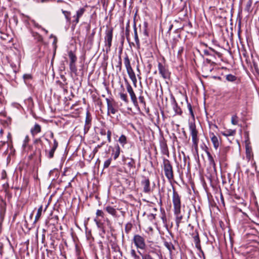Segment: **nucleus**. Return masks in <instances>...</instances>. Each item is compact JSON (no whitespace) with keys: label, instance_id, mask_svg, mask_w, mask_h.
<instances>
[{"label":"nucleus","instance_id":"f257e3e1","mask_svg":"<svg viewBox=\"0 0 259 259\" xmlns=\"http://www.w3.org/2000/svg\"><path fill=\"white\" fill-rule=\"evenodd\" d=\"M172 203L174 205V212L175 216L176 223L177 227L180 226L182 220L183 218V213L181 210V198L178 192L173 188Z\"/></svg>","mask_w":259,"mask_h":259},{"label":"nucleus","instance_id":"f03ea898","mask_svg":"<svg viewBox=\"0 0 259 259\" xmlns=\"http://www.w3.org/2000/svg\"><path fill=\"white\" fill-rule=\"evenodd\" d=\"M113 28L112 27H108L105 31L104 42L106 52L107 53H108L111 50L113 38Z\"/></svg>","mask_w":259,"mask_h":259},{"label":"nucleus","instance_id":"7ed1b4c3","mask_svg":"<svg viewBox=\"0 0 259 259\" xmlns=\"http://www.w3.org/2000/svg\"><path fill=\"white\" fill-rule=\"evenodd\" d=\"M189 130L192 136L193 147L196 151H197L199 139L197 137L198 132L196 130L195 124L193 123H190L189 124Z\"/></svg>","mask_w":259,"mask_h":259},{"label":"nucleus","instance_id":"20e7f679","mask_svg":"<svg viewBox=\"0 0 259 259\" xmlns=\"http://www.w3.org/2000/svg\"><path fill=\"white\" fill-rule=\"evenodd\" d=\"M163 163L165 177L169 181L172 180L174 179L173 170L170 161L168 159H164Z\"/></svg>","mask_w":259,"mask_h":259},{"label":"nucleus","instance_id":"39448f33","mask_svg":"<svg viewBox=\"0 0 259 259\" xmlns=\"http://www.w3.org/2000/svg\"><path fill=\"white\" fill-rule=\"evenodd\" d=\"M158 69L159 74L163 79L166 81L170 80L171 73L166 66L163 65L161 63L159 62L158 64Z\"/></svg>","mask_w":259,"mask_h":259},{"label":"nucleus","instance_id":"423d86ee","mask_svg":"<svg viewBox=\"0 0 259 259\" xmlns=\"http://www.w3.org/2000/svg\"><path fill=\"white\" fill-rule=\"evenodd\" d=\"M107 106H108V114L111 113L114 114L117 111L118 108V104L116 103L113 98H106Z\"/></svg>","mask_w":259,"mask_h":259},{"label":"nucleus","instance_id":"0eeeda50","mask_svg":"<svg viewBox=\"0 0 259 259\" xmlns=\"http://www.w3.org/2000/svg\"><path fill=\"white\" fill-rule=\"evenodd\" d=\"M134 242L137 248L144 249L146 247L144 238L139 235H136L133 238Z\"/></svg>","mask_w":259,"mask_h":259},{"label":"nucleus","instance_id":"6e6552de","mask_svg":"<svg viewBox=\"0 0 259 259\" xmlns=\"http://www.w3.org/2000/svg\"><path fill=\"white\" fill-rule=\"evenodd\" d=\"M141 186L143 188V192L145 193L149 194L152 189L150 185V181L148 178L144 177L141 182Z\"/></svg>","mask_w":259,"mask_h":259},{"label":"nucleus","instance_id":"1a4fd4ad","mask_svg":"<svg viewBox=\"0 0 259 259\" xmlns=\"http://www.w3.org/2000/svg\"><path fill=\"white\" fill-rule=\"evenodd\" d=\"M25 23L29 25L31 23L33 26L37 28H41L46 34L48 33V30L41 27L37 23H36L33 19H31L29 16H25V19L24 20Z\"/></svg>","mask_w":259,"mask_h":259},{"label":"nucleus","instance_id":"9d476101","mask_svg":"<svg viewBox=\"0 0 259 259\" xmlns=\"http://www.w3.org/2000/svg\"><path fill=\"white\" fill-rule=\"evenodd\" d=\"M58 143L57 140L54 139L53 140V145L51 149V150L48 152V154L47 155V156L49 158H52L54 156V154L57 148L58 147Z\"/></svg>","mask_w":259,"mask_h":259},{"label":"nucleus","instance_id":"9b49d317","mask_svg":"<svg viewBox=\"0 0 259 259\" xmlns=\"http://www.w3.org/2000/svg\"><path fill=\"white\" fill-rule=\"evenodd\" d=\"M23 78L24 80V82L25 83V84L29 87H32V77L31 74H25L23 76Z\"/></svg>","mask_w":259,"mask_h":259},{"label":"nucleus","instance_id":"f8f14e48","mask_svg":"<svg viewBox=\"0 0 259 259\" xmlns=\"http://www.w3.org/2000/svg\"><path fill=\"white\" fill-rule=\"evenodd\" d=\"M210 137L213 144V147L215 149H217L220 145V143L219 142L218 137L215 136L213 133H211L210 134Z\"/></svg>","mask_w":259,"mask_h":259},{"label":"nucleus","instance_id":"ddd939ff","mask_svg":"<svg viewBox=\"0 0 259 259\" xmlns=\"http://www.w3.org/2000/svg\"><path fill=\"white\" fill-rule=\"evenodd\" d=\"M134 38H135V41L136 42V45L137 49H140V40L138 37L137 29L136 27V24L135 22H134Z\"/></svg>","mask_w":259,"mask_h":259},{"label":"nucleus","instance_id":"4468645a","mask_svg":"<svg viewBox=\"0 0 259 259\" xmlns=\"http://www.w3.org/2000/svg\"><path fill=\"white\" fill-rule=\"evenodd\" d=\"M31 133L33 136H35L41 132V126L37 123H35L33 127L31 128Z\"/></svg>","mask_w":259,"mask_h":259},{"label":"nucleus","instance_id":"2eb2a0df","mask_svg":"<svg viewBox=\"0 0 259 259\" xmlns=\"http://www.w3.org/2000/svg\"><path fill=\"white\" fill-rule=\"evenodd\" d=\"M85 10L84 8H80L77 12L76 16H74V17H76L75 18V23H77L79 21V19L81 17L83 13H84Z\"/></svg>","mask_w":259,"mask_h":259},{"label":"nucleus","instance_id":"dca6fc26","mask_svg":"<svg viewBox=\"0 0 259 259\" xmlns=\"http://www.w3.org/2000/svg\"><path fill=\"white\" fill-rule=\"evenodd\" d=\"M226 80L229 82H235L237 80V77L231 74H227L225 76Z\"/></svg>","mask_w":259,"mask_h":259},{"label":"nucleus","instance_id":"f3484780","mask_svg":"<svg viewBox=\"0 0 259 259\" xmlns=\"http://www.w3.org/2000/svg\"><path fill=\"white\" fill-rule=\"evenodd\" d=\"M206 154H207V155L208 157V161L209 162V164L210 165L212 166L214 168L215 166V162H214L213 157L212 156V155H211L210 152H208V151H206Z\"/></svg>","mask_w":259,"mask_h":259},{"label":"nucleus","instance_id":"a211bd4d","mask_svg":"<svg viewBox=\"0 0 259 259\" xmlns=\"http://www.w3.org/2000/svg\"><path fill=\"white\" fill-rule=\"evenodd\" d=\"M106 210L110 214L114 217H116L117 211L116 209L112 206H109L106 207Z\"/></svg>","mask_w":259,"mask_h":259},{"label":"nucleus","instance_id":"6ab92c4d","mask_svg":"<svg viewBox=\"0 0 259 259\" xmlns=\"http://www.w3.org/2000/svg\"><path fill=\"white\" fill-rule=\"evenodd\" d=\"M120 147L118 145L115 147V149L113 150L112 156L114 159L117 158L120 154Z\"/></svg>","mask_w":259,"mask_h":259},{"label":"nucleus","instance_id":"aec40b11","mask_svg":"<svg viewBox=\"0 0 259 259\" xmlns=\"http://www.w3.org/2000/svg\"><path fill=\"white\" fill-rule=\"evenodd\" d=\"M69 58L70 59V63H75L77 60V57L74 53L70 51L68 53Z\"/></svg>","mask_w":259,"mask_h":259},{"label":"nucleus","instance_id":"412c9836","mask_svg":"<svg viewBox=\"0 0 259 259\" xmlns=\"http://www.w3.org/2000/svg\"><path fill=\"white\" fill-rule=\"evenodd\" d=\"M124 64L126 69V70L132 68L131 66L130 60L127 55H126L124 58Z\"/></svg>","mask_w":259,"mask_h":259},{"label":"nucleus","instance_id":"4be33fe9","mask_svg":"<svg viewBox=\"0 0 259 259\" xmlns=\"http://www.w3.org/2000/svg\"><path fill=\"white\" fill-rule=\"evenodd\" d=\"M127 72L130 77V78L132 80L133 82L136 81V77L134 71L132 68L126 70Z\"/></svg>","mask_w":259,"mask_h":259},{"label":"nucleus","instance_id":"5701e85b","mask_svg":"<svg viewBox=\"0 0 259 259\" xmlns=\"http://www.w3.org/2000/svg\"><path fill=\"white\" fill-rule=\"evenodd\" d=\"M236 133L235 130H227L225 131L224 132H222L223 135L228 137L231 136H234Z\"/></svg>","mask_w":259,"mask_h":259},{"label":"nucleus","instance_id":"b1692460","mask_svg":"<svg viewBox=\"0 0 259 259\" xmlns=\"http://www.w3.org/2000/svg\"><path fill=\"white\" fill-rule=\"evenodd\" d=\"M69 68L71 72V73L77 74V68L75 65V63H69Z\"/></svg>","mask_w":259,"mask_h":259},{"label":"nucleus","instance_id":"393cba45","mask_svg":"<svg viewBox=\"0 0 259 259\" xmlns=\"http://www.w3.org/2000/svg\"><path fill=\"white\" fill-rule=\"evenodd\" d=\"M31 34L32 36L38 41H41L42 40V36L38 33L31 31Z\"/></svg>","mask_w":259,"mask_h":259},{"label":"nucleus","instance_id":"a878e982","mask_svg":"<svg viewBox=\"0 0 259 259\" xmlns=\"http://www.w3.org/2000/svg\"><path fill=\"white\" fill-rule=\"evenodd\" d=\"M164 246L169 250V251H171L175 249V247L171 242H164Z\"/></svg>","mask_w":259,"mask_h":259},{"label":"nucleus","instance_id":"bb28decb","mask_svg":"<svg viewBox=\"0 0 259 259\" xmlns=\"http://www.w3.org/2000/svg\"><path fill=\"white\" fill-rule=\"evenodd\" d=\"M42 206H40L38 210H37V213L35 215V221L34 222H37L39 219L40 218L41 215V212H42Z\"/></svg>","mask_w":259,"mask_h":259},{"label":"nucleus","instance_id":"cd10ccee","mask_svg":"<svg viewBox=\"0 0 259 259\" xmlns=\"http://www.w3.org/2000/svg\"><path fill=\"white\" fill-rule=\"evenodd\" d=\"M118 141L120 143H121L123 146L126 143V138L124 135H121Z\"/></svg>","mask_w":259,"mask_h":259},{"label":"nucleus","instance_id":"c85d7f7f","mask_svg":"<svg viewBox=\"0 0 259 259\" xmlns=\"http://www.w3.org/2000/svg\"><path fill=\"white\" fill-rule=\"evenodd\" d=\"M63 14L64 15V16L67 20V21L69 22L70 20V13L67 11H64L62 10Z\"/></svg>","mask_w":259,"mask_h":259},{"label":"nucleus","instance_id":"c756f323","mask_svg":"<svg viewBox=\"0 0 259 259\" xmlns=\"http://www.w3.org/2000/svg\"><path fill=\"white\" fill-rule=\"evenodd\" d=\"M131 255L133 259H140V256L136 253V252L134 249L131 250Z\"/></svg>","mask_w":259,"mask_h":259},{"label":"nucleus","instance_id":"7c9ffc66","mask_svg":"<svg viewBox=\"0 0 259 259\" xmlns=\"http://www.w3.org/2000/svg\"><path fill=\"white\" fill-rule=\"evenodd\" d=\"M129 160V161L127 162V164L128 166L130 168L134 167L135 166V161L133 158H127Z\"/></svg>","mask_w":259,"mask_h":259},{"label":"nucleus","instance_id":"2f4dec72","mask_svg":"<svg viewBox=\"0 0 259 259\" xmlns=\"http://www.w3.org/2000/svg\"><path fill=\"white\" fill-rule=\"evenodd\" d=\"M246 158L248 159V160H249L252 156L251 151L249 148H246Z\"/></svg>","mask_w":259,"mask_h":259},{"label":"nucleus","instance_id":"473e14b6","mask_svg":"<svg viewBox=\"0 0 259 259\" xmlns=\"http://www.w3.org/2000/svg\"><path fill=\"white\" fill-rule=\"evenodd\" d=\"M231 123L234 125H237L238 123V118L236 115H233L231 118Z\"/></svg>","mask_w":259,"mask_h":259},{"label":"nucleus","instance_id":"72a5a7b5","mask_svg":"<svg viewBox=\"0 0 259 259\" xmlns=\"http://www.w3.org/2000/svg\"><path fill=\"white\" fill-rule=\"evenodd\" d=\"M186 100L187 101V102L188 103V108L189 112H190V114L191 115V116L193 117H194V115L193 112V110H192V106H191V104L190 103H188V98H186Z\"/></svg>","mask_w":259,"mask_h":259},{"label":"nucleus","instance_id":"f704fd0d","mask_svg":"<svg viewBox=\"0 0 259 259\" xmlns=\"http://www.w3.org/2000/svg\"><path fill=\"white\" fill-rule=\"evenodd\" d=\"M127 91L129 93L131 97H136L135 93L131 86L127 87Z\"/></svg>","mask_w":259,"mask_h":259},{"label":"nucleus","instance_id":"c9c22d12","mask_svg":"<svg viewBox=\"0 0 259 259\" xmlns=\"http://www.w3.org/2000/svg\"><path fill=\"white\" fill-rule=\"evenodd\" d=\"M194 241H195V242L196 244V246L197 247H198V246L200 245V240H199L198 235H196V236H194Z\"/></svg>","mask_w":259,"mask_h":259},{"label":"nucleus","instance_id":"e433bc0d","mask_svg":"<svg viewBox=\"0 0 259 259\" xmlns=\"http://www.w3.org/2000/svg\"><path fill=\"white\" fill-rule=\"evenodd\" d=\"M111 161V159L109 158L106 160L104 163V167L107 168L110 164Z\"/></svg>","mask_w":259,"mask_h":259},{"label":"nucleus","instance_id":"4c0bfd02","mask_svg":"<svg viewBox=\"0 0 259 259\" xmlns=\"http://www.w3.org/2000/svg\"><path fill=\"white\" fill-rule=\"evenodd\" d=\"M184 51V48L183 47H180L178 50V58H180L181 56V55Z\"/></svg>","mask_w":259,"mask_h":259},{"label":"nucleus","instance_id":"58836bf2","mask_svg":"<svg viewBox=\"0 0 259 259\" xmlns=\"http://www.w3.org/2000/svg\"><path fill=\"white\" fill-rule=\"evenodd\" d=\"M29 141V137L28 136H26V137H25V139L24 140V144L23 145V146L24 147H25L26 146V144L28 143Z\"/></svg>","mask_w":259,"mask_h":259},{"label":"nucleus","instance_id":"ea45409f","mask_svg":"<svg viewBox=\"0 0 259 259\" xmlns=\"http://www.w3.org/2000/svg\"><path fill=\"white\" fill-rule=\"evenodd\" d=\"M103 214H104V213L103 212L102 210H97V212H96V215H97V217H103Z\"/></svg>","mask_w":259,"mask_h":259},{"label":"nucleus","instance_id":"a19ab883","mask_svg":"<svg viewBox=\"0 0 259 259\" xmlns=\"http://www.w3.org/2000/svg\"><path fill=\"white\" fill-rule=\"evenodd\" d=\"M107 137L108 142H111V132L110 131H108L107 133Z\"/></svg>","mask_w":259,"mask_h":259},{"label":"nucleus","instance_id":"79ce46f5","mask_svg":"<svg viewBox=\"0 0 259 259\" xmlns=\"http://www.w3.org/2000/svg\"><path fill=\"white\" fill-rule=\"evenodd\" d=\"M144 26H145V29H144V34L146 36H148V32L147 31V23H144Z\"/></svg>","mask_w":259,"mask_h":259},{"label":"nucleus","instance_id":"37998d69","mask_svg":"<svg viewBox=\"0 0 259 259\" xmlns=\"http://www.w3.org/2000/svg\"><path fill=\"white\" fill-rule=\"evenodd\" d=\"M10 65L12 67V68L13 69L14 71L15 72H16V65L14 63H11Z\"/></svg>","mask_w":259,"mask_h":259},{"label":"nucleus","instance_id":"c03bdc74","mask_svg":"<svg viewBox=\"0 0 259 259\" xmlns=\"http://www.w3.org/2000/svg\"><path fill=\"white\" fill-rule=\"evenodd\" d=\"M90 121H91L90 118L88 115V113H87V117H86V120H85L86 124L89 123Z\"/></svg>","mask_w":259,"mask_h":259},{"label":"nucleus","instance_id":"a18cd8bd","mask_svg":"<svg viewBox=\"0 0 259 259\" xmlns=\"http://www.w3.org/2000/svg\"><path fill=\"white\" fill-rule=\"evenodd\" d=\"M100 134L103 136H105L106 135V132L105 130H104V129L101 130Z\"/></svg>","mask_w":259,"mask_h":259},{"label":"nucleus","instance_id":"49530a36","mask_svg":"<svg viewBox=\"0 0 259 259\" xmlns=\"http://www.w3.org/2000/svg\"><path fill=\"white\" fill-rule=\"evenodd\" d=\"M129 24H127L126 26V36L129 34V30H128V27H129Z\"/></svg>","mask_w":259,"mask_h":259},{"label":"nucleus","instance_id":"de8ad7c7","mask_svg":"<svg viewBox=\"0 0 259 259\" xmlns=\"http://www.w3.org/2000/svg\"><path fill=\"white\" fill-rule=\"evenodd\" d=\"M209 49L212 51V52L214 53L215 54H217L218 55H220V53L217 51H215L214 49L211 48H209Z\"/></svg>","mask_w":259,"mask_h":259},{"label":"nucleus","instance_id":"09e8293b","mask_svg":"<svg viewBox=\"0 0 259 259\" xmlns=\"http://www.w3.org/2000/svg\"><path fill=\"white\" fill-rule=\"evenodd\" d=\"M94 221L96 222L97 225L99 227V225H100V222H99V221L98 220L97 218H95L94 219Z\"/></svg>","mask_w":259,"mask_h":259},{"label":"nucleus","instance_id":"8fccbe9b","mask_svg":"<svg viewBox=\"0 0 259 259\" xmlns=\"http://www.w3.org/2000/svg\"><path fill=\"white\" fill-rule=\"evenodd\" d=\"M149 217L151 220L154 219H155V215L153 213H151L149 215Z\"/></svg>","mask_w":259,"mask_h":259},{"label":"nucleus","instance_id":"3c124183","mask_svg":"<svg viewBox=\"0 0 259 259\" xmlns=\"http://www.w3.org/2000/svg\"><path fill=\"white\" fill-rule=\"evenodd\" d=\"M131 100H132V101L135 104H136V103H137L136 102V100H137V98H131Z\"/></svg>","mask_w":259,"mask_h":259},{"label":"nucleus","instance_id":"603ef678","mask_svg":"<svg viewBox=\"0 0 259 259\" xmlns=\"http://www.w3.org/2000/svg\"><path fill=\"white\" fill-rule=\"evenodd\" d=\"M119 67V70H120L121 68V61H120L119 62V65L117 66V67Z\"/></svg>","mask_w":259,"mask_h":259},{"label":"nucleus","instance_id":"864d4df0","mask_svg":"<svg viewBox=\"0 0 259 259\" xmlns=\"http://www.w3.org/2000/svg\"><path fill=\"white\" fill-rule=\"evenodd\" d=\"M204 52L205 55H209L210 54L208 52V51H207V50H205L204 51Z\"/></svg>","mask_w":259,"mask_h":259},{"label":"nucleus","instance_id":"5fc2aeb1","mask_svg":"<svg viewBox=\"0 0 259 259\" xmlns=\"http://www.w3.org/2000/svg\"><path fill=\"white\" fill-rule=\"evenodd\" d=\"M50 137L51 138L53 139L54 138V134L53 133V132H51V134H50Z\"/></svg>","mask_w":259,"mask_h":259},{"label":"nucleus","instance_id":"6e6d98bb","mask_svg":"<svg viewBox=\"0 0 259 259\" xmlns=\"http://www.w3.org/2000/svg\"><path fill=\"white\" fill-rule=\"evenodd\" d=\"M139 99L140 100V101H141V102L142 103H144V98H139Z\"/></svg>","mask_w":259,"mask_h":259},{"label":"nucleus","instance_id":"4d7b16f0","mask_svg":"<svg viewBox=\"0 0 259 259\" xmlns=\"http://www.w3.org/2000/svg\"><path fill=\"white\" fill-rule=\"evenodd\" d=\"M39 141H40V139H37L35 140V142L36 143V142H38Z\"/></svg>","mask_w":259,"mask_h":259},{"label":"nucleus","instance_id":"13d9d810","mask_svg":"<svg viewBox=\"0 0 259 259\" xmlns=\"http://www.w3.org/2000/svg\"><path fill=\"white\" fill-rule=\"evenodd\" d=\"M125 102H127V98H122Z\"/></svg>","mask_w":259,"mask_h":259},{"label":"nucleus","instance_id":"bf43d9fd","mask_svg":"<svg viewBox=\"0 0 259 259\" xmlns=\"http://www.w3.org/2000/svg\"><path fill=\"white\" fill-rule=\"evenodd\" d=\"M58 2H62V0H57Z\"/></svg>","mask_w":259,"mask_h":259},{"label":"nucleus","instance_id":"052dcab7","mask_svg":"<svg viewBox=\"0 0 259 259\" xmlns=\"http://www.w3.org/2000/svg\"><path fill=\"white\" fill-rule=\"evenodd\" d=\"M46 0H41V2H45Z\"/></svg>","mask_w":259,"mask_h":259},{"label":"nucleus","instance_id":"680f3d73","mask_svg":"<svg viewBox=\"0 0 259 259\" xmlns=\"http://www.w3.org/2000/svg\"><path fill=\"white\" fill-rule=\"evenodd\" d=\"M173 100L174 102H176V100H175V98H173Z\"/></svg>","mask_w":259,"mask_h":259},{"label":"nucleus","instance_id":"e2e57ef3","mask_svg":"<svg viewBox=\"0 0 259 259\" xmlns=\"http://www.w3.org/2000/svg\"><path fill=\"white\" fill-rule=\"evenodd\" d=\"M121 97L123 98V97H124V96H123V95H122Z\"/></svg>","mask_w":259,"mask_h":259},{"label":"nucleus","instance_id":"0e129e2a","mask_svg":"<svg viewBox=\"0 0 259 259\" xmlns=\"http://www.w3.org/2000/svg\"><path fill=\"white\" fill-rule=\"evenodd\" d=\"M232 1L233 2H234L235 1V0H232Z\"/></svg>","mask_w":259,"mask_h":259},{"label":"nucleus","instance_id":"69168bd1","mask_svg":"<svg viewBox=\"0 0 259 259\" xmlns=\"http://www.w3.org/2000/svg\"><path fill=\"white\" fill-rule=\"evenodd\" d=\"M154 209L155 210H157V209H156V208H154Z\"/></svg>","mask_w":259,"mask_h":259},{"label":"nucleus","instance_id":"338daca9","mask_svg":"<svg viewBox=\"0 0 259 259\" xmlns=\"http://www.w3.org/2000/svg\"><path fill=\"white\" fill-rule=\"evenodd\" d=\"M53 36V35L52 34V35H51V37H52Z\"/></svg>","mask_w":259,"mask_h":259},{"label":"nucleus","instance_id":"774afa93","mask_svg":"<svg viewBox=\"0 0 259 259\" xmlns=\"http://www.w3.org/2000/svg\"><path fill=\"white\" fill-rule=\"evenodd\" d=\"M204 103L205 102V98H204Z\"/></svg>","mask_w":259,"mask_h":259}]
</instances>
